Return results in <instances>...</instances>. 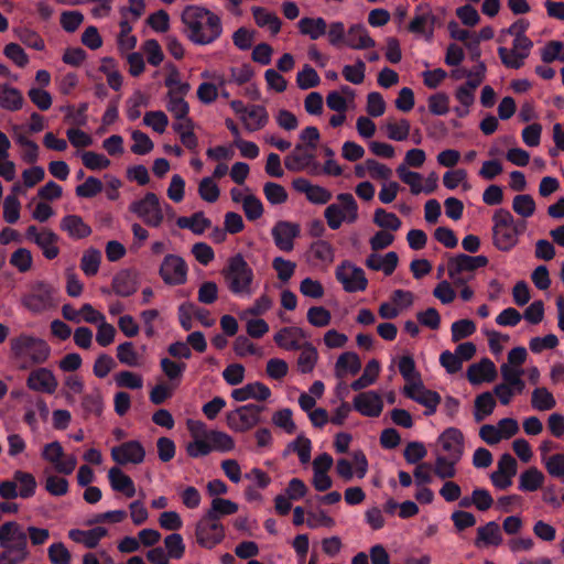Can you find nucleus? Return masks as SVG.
<instances>
[{"mask_svg": "<svg viewBox=\"0 0 564 564\" xmlns=\"http://www.w3.org/2000/svg\"><path fill=\"white\" fill-rule=\"evenodd\" d=\"M318 359V352L311 343H304L301 347V354L297 358V370L301 373H310L315 368Z\"/></svg>", "mask_w": 564, "mask_h": 564, "instance_id": "c03bdc74", "label": "nucleus"}, {"mask_svg": "<svg viewBox=\"0 0 564 564\" xmlns=\"http://www.w3.org/2000/svg\"><path fill=\"white\" fill-rule=\"evenodd\" d=\"M108 478L111 488L115 491L121 492L128 498H132L135 495V487L132 479L130 478V476L126 475L120 468H110L108 471Z\"/></svg>", "mask_w": 564, "mask_h": 564, "instance_id": "c85d7f7f", "label": "nucleus"}, {"mask_svg": "<svg viewBox=\"0 0 564 564\" xmlns=\"http://www.w3.org/2000/svg\"><path fill=\"white\" fill-rule=\"evenodd\" d=\"M42 457L51 463L59 474L70 475L77 466L76 456L65 455L61 443L57 441L44 446Z\"/></svg>", "mask_w": 564, "mask_h": 564, "instance_id": "f8f14e48", "label": "nucleus"}, {"mask_svg": "<svg viewBox=\"0 0 564 564\" xmlns=\"http://www.w3.org/2000/svg\"><path fill=\"white\" fill-rule=\"evenodd\" d=\"M488 264V258L486 256H468L465 253L457 254L449 258L447 262V272L452 275L457 273H465L473 275V272L478 268H484Z\"/></svg>", "mask_w": 564, "mask_h": 564, "instance_id": "a211bd4d", "label": "nucleus"}, {"mask_svg": "<svg viewBox=\"0 0 564 564\" xmlns=\"http://www.w3.org/2000/svg\"><path fill=\"white\" fill-rule=\"evenodd\" d=\"M160 275L166 284H184L187 279V265L180 256L167 254L160 267Z\"/></svg>", "mask_w": 564, "mask_h": 564, "instance_id": "ddd939ff", "label": "nucleus"}, {"mask_svg": "<svg viewBox=\"0 0 564 564\" xmlns=\"http://www.w3.org/2000/svg\"><path fill=\"white\" fill-rule=\"evenodd\" d=\"M345 44L354 50L370 48L376 45L375 40L361 24L351 25L345 37Z\"/></svg>", "mask_w": 564, "mask_h": 564, "instance_id": "bb28decb", "label": "nucleus"}, {"mask_svg": "<svg viewBox=\"0 0 564 564\" xmlns=\"http://www.w3.org/2000/svg\"><path fill=\"white\" fill-rule=\"evenodd\" d=\"M18 39L26 46L34 48L36 51H43L45 48V43L42 36L28 28H22L15 31Z\"/></svg>", "mask_w": 564, "mask_h": 564, "instance_id": "0e129e2a", "label": "nucleus"}, {"mask_svg": "<svg viewBox=\"0 0 564 564\" xmlns=\"http://www.w3.org/2000/svg\"><path fill=\"white\" fill-rule=\"evenodd\" d=\"M501 377L503 379V384H509L513 387L516 392L521 393L525 387L524 381L521 379L523 370L510 366L509 364H503L500 367Z\"/></svg>", "mask_w": 564, "mask_h": 564, "instance_id": "09e8293b", "label": "nucleus"}, {"mask_svg": "<svg viewBox=\"0 0 564 564\" xmlns=\"http://www.w3.org/2000/svg\"><path fill=\"white\" fill-rule=\"evenodd\" d=\"M25 541H28L26 534L22 531L19 523L9 521L0 527V546Z\"/></svg>", "mask_w": 564, "mask_h": 564, "instance_id": "a19ab883", "label": "nucleus"}, {"mask_svg": "<svg viewBox=\"0 0 564 564\" xmlns=\"http://www.w3.org/2000/svg\"><path fill=\"white\" fill-rule=\"evenodd\" d=\"M308 149L306 145L296 144L284 160L285 167L289 171H301L307 166L314 158L313 153L307 151Z\"/></svg>", "mask_w": 564, "mask_h": 564, "instance_id": "473e14b6", "label": "nucleus"}, {"mask_svg": "<svg viewBox=\"0 0 564 564\" xmlns=\"http://www.w3.org/2000/svg\"><path fill=\"white\" fill-rule=\"evenodd\" d=\"M111 457L119 465H138L144 460L145 451L139 441H128L112 447Z\"/></svg>", "mask_w": 564, "mask_h": 564, "instance_id": "dca6fc26", "label": "nucleus"}, {"mask_svg": "<svg viewBox=\"0 0 564 564\" xmlns=\"http://www.w3.org/2000/svg\"><path fill=\"white\" fill-rule=\"evenodd\" d=\"M22 93L8 84H0V108L9 111H18L23 107Z\"/></svg>", "mask_w": 564, "mask_h": 564, "instance_id": "c756f323", "label": "nucleus"}, {"mask_svg": "<svg viewBox=\"0 0 564 564\" xmlns=\"http://www.w3.org/2000/svg\"><path fill=\"white\" fill-rule=\"evenodd\" d=\"M410 122L406 119H400L399 121L389 119L386 123L387 137L394 141H404L408 139L410 133Z\"/></svg>", "mask_w": 564, "mask_h": 564, "instance_id": "3c124183", "label": "nucleus"}, {"mask_svg": "<svg viewBox=\"0 0 564 564\" xmlns=\"http://www.w3.org/2000/svg\"><path fill=\"white\" fill-rule=\"evenodd\" d=\"M203 436H205L209 442L210 452H229L235 447L234 438L225 432L220 431H203Z\"/></svg>", "mask_w": 564, "mask_h": 564, "instance_id": "79ce46f5", "label": "nucleus"}, {"mask_svg": "<svg viewBox=\"0 0 564 564\" xmlns=\"http://www.w3.org/2000/svg\"><path fill=\"white\" fill-rule=\"evenodd\" d=\"M195 538L202 547L210 550L225 539V528L218 519L205 513L196 523Z\"/></svg>", "mask_w": 564, "mask_h": 564, "instance_id": "0eeeda50", "label": "nucleus"}, {"mask_svg": "<svg viewBox=\"0 0 564 564\" xmlns=\"http://www.w3.org/2000/svg\"><path fill=\"white\" fill-rule=\"evenodd\" d=\"M436 17L429 3H421L416 7L414 17L409 23L408 30L414 34L425 35L426 39L433 36Z\"/></svg>", "mask_w": 564, "mask_h": 564, "instance_id": "2eb2a0df", "label": "nucleus"}, {"mask_svg": "<svg viewBox=\"0 0 564 564\" xmlns=\"http://www.w3.org/2000/svg\"><path fill=\"white\" fill-rule=\"evenodd\" d=\"M252 14L258 26H267L273 35L280 32L282 22L275 13L261 7H254L252 8Z\"/></svg>", "mask_w": 564, "mask_h": 564, "instance_id": "ea45409f", "label": "nucleus"}, {"mask_svg": "<svg viewBox=\"0 0 564 564\" xmlns=\"http://www.w3.org/2000/svg\"><path fill=\"white\" fill-rule=\"evenodd\" d=\"M397 173L400 180L410 186L412 194L417 195L423 192L422 175L420 173L409 171L405 164L399 165Z\"/></svg>", "mask_w": 564, "mask_h": 564, "instance_id": "6e6d98bb", "label": "nucleus"}, {"mask_svg": "<svg viewBox=\"0 0 564 564\" xmlns=\"http://www.w3.org/2000/svg\"><path fill=\"white\" fill-rule=\"evenodd\" d=\"M373 223L383 228L392 231H397L401 227V220L399 217L393 214L384 210L383 208H378L373 215Z\"/></svg>", "mask_w": 564, "mask_h": 564, "instance_id": "bf43d9fd", "label": "nucleus"}, {"mask_svg": "<svg viewBox=\"0 0 564 564\" xmlns=\"http://www.w3.org/2000/svg\"><path fill=\"white\" fill-rule=\"evenodd\" d=\"M263 405L247 404L230 411L226 415V422L229 429L235 432H247L260 422Z\"/></svg>", "mask_w": 564, "mask_h": 564, "instance_id": "6e6552de", "label": "nucleus"}, {"mask_svg": "<svg viewBox=\"0 0 564 564\" xmlns=\"http://www.w3.org/2000/svg\"><path fill=\"white\" fill-rule=\"evenodd\" d=\"M336 279L348 293L364 292L368 286L365 271L349 261H344L337 267Z\"/></svg>", "mask_w": 564, "mask_h": 564, "instance_id": "9d476101", "label": "nucleus"}, {"mask_svg": "<svg viewBox=\"0 0 564 564\" xmlns=\"http://www.w3.org/2000/svg\"><path fill=\"white\" fill-rule=\"evenodd\" d=\"M165 86L169 88L166 95H187L191 86L181 80V74L176 66L171 65L169 75L165 78Z\"/></svg>", "mask_w": 564, "mask_h": 564, "instance_id": "8fccbe9b", "label": "nucleus"}, {"mask_svg": "<svg viewBox=\"0 0 564 564\" xmlns=\"http://www.w3.org/2000/svg\"><path fill=\"white\" fill-rule=\"evenodd\" d=\"M10 359L19 370L45 364L51 356L50 345L42 338L21 333L10 339Z\"/></svg>", "mask_w": 564, "mask_h": 564, "instance_id": "f03ea898", "label": "nucleus"}, {"mask_svg": "<svg viewBox=\"0 0 564 564\" xmlns=\"http://www.w3.org/2000/svg\"><path fill=\"white\" fill-rule=\"evenodd\" d=\"M300 234V227L290 221H278L272 228V237L275 246L285 252H290L294 248V239Z\"/></svg>", "mask_w": 564, "mask_h": 564, "instance_id": "6ab92c4d", "label": "nucleus"}, {"mask_svg": "<svg viewBox=\"0 0 564 564\" xmlns=\"http://www.w3.org/2000/svg\"><path fill=\"white\" fill-rule=\"evenodd\" d=\"M26 387L35 392L53 394L58 387V381L52 370L41 367L29 373Z\"/></svg>", "mask_w": 564, "mask_h": 564, "instance_id": "f3484780", "label": "nucleus"}, {"mask_svg": "<svg viewBox=\"0 0 564 564\" xmlns=\"http://www.w3.org/2000/svg\"><path fill=\"white\" fill-rule=\"evenodd\" d=\"M2 547L4 551L0 554V564H21L28 558V541Z\"/></svg>", "mask_w": 564, "mask_h": 564, "instance_id": "58836bf2", "label": "nucleus"}, {"mask_svg": "<svg viewBox=\"0 0 564 564\" xmlns=\"http://www.w3.org/2000/svg\"><path fill=\"white\" fill-rule=\"evenodd\" d=\"M54 289L44 282L34 284L22 304L32 313H42L54 306Z\"/></svg>", "mask_w": 564, "mask_h": 564, "instance_id": "9b49d317", "label": "nucleus"}, {"mask_svg": "<svg viewBox=\"0 0 564 564\" xmlns=\"http://www.w3.org/2000/svg\"><path fill=\"white\" fill-rule=\"evenodd\" d=\"M82 408L86 415L99 416L102 412V397L99 390L95 389L93 392L83 397Z\"/></svg>", "mask_w": 564, "mask_h": 564, "instance_id": "052dcab7", "label": "nucleus"}, {"mask_svg": "<svg viewBox=\"0 0 564 564\" xmlns=\"http://www.w3.org/2000/svg\"><path fill=\"white\" fill-rule=\"evenodd\" d=\"M58 236L51 229L44 228L41 230V236L36 237V246L42 250L43 256L48 259H55L59 253Z\"/></svg>", "mask_w": 564, "mask_h": 564, "instance_id": "f704fd0d", "label": "nucleus"}, {"mask_svg": "<svg viewBox=\"0 0 564 564\" xmlns=\"http://www.w3.org/2000/svg\"><path fill=\"white\" fill-rule=\"evenodd\" d=\"M176 224L180 228L189 229L195 235H202L212 226V221L204 216L203 212H197L191 217H178Z\"/></svg>", "mask_w": 564, "mask_h": 564, "instance_id": "37998d69", "label": "nucleus"}, {"mask_svg": "<svg viewBox=\"0 0 564 564\" xmlns=\"http://www.w3.org/2000/svg\"><path fill=\"white\" fill-rule=\"evenodd\" d=\"M531 404L535 410L547 411L555 406L556 401L546 388H536L532 392Z\"/></svg>", "mask_w": 564, "mask_h": 564, "instance_id": "5fc2aeb1", "label": "nucleus"}, {"mask_svg": "<svg viewBox=\"0 0 564 564\" xmlns=\"http://www.w3.org/2000/svg\"><path fill=\"white\" fill-rule=\"evenodd\" d=\"M237 511L238 505L236 502L217 497L212 500L210 508L206 511V514H210L219 520V517L235 514Z\"/></svg>", "mask_w": 564, "mask_h": 564, "instance_id": "864d4df0", "label": "nucleus"}, {"mask_svg": "<svg viewBox=\"0 0 564 564\" xmlns=\"http://www.w3.org/2000/svg\"><path fill=\"white\" fill-rule=\"evenodd\" d=\"M497 377V369L495 364L484 358L479 362L473 364L467 369V379L473 384L481 382H492Z\"/></svg>", "mask_w": 564, "mask_h": 564, "instance_id": "b1692460", "label": "nucleus"}, {"mask_svg": "<svg viewBox=\"0 0 564 564\" xmlns=\"http://www.w3.org/2000/svg\"><path fill=\"white\" fill-rule=\"evenodd\" d=\"M403 393L408 398L425 406V415L434 414L438 404L441 403V395L435 391L426 389L422 380L416 381V383L405 384L403 388Z\"/></svg>", "mask_w": 564, "mask_h": 564, "instance_id": "4468645a", "label": "nucleus"}, {"mask_svg": "<svg viewBox=\"0 0 564 564\" xmlns=\"http://www.w3.org/2000/svg\"><path fill=\"white\" fill-rule=\"evenodd\" d=\"M319 82L321 79L317 72L307 64L296 76V84L303 90L316 87Z\"/></svg>", "mask_w": 564, "mask_h": 564, "instance_id": "338daca9", "label": "nucleus"}, {"mask_svg": "<svg viewBox=\"0 0 564 564\" xmlns=\"http://www.w3.org/2000/svg\"><path fill=\"white\" fill-rule=\"evenodd\" d=\"M181 21L186 37L197 45H208L223 33L220 17L203 6H186L181 13Z\"/></svg>", "mask_w": 564, "mask_h": 564, "instance_id": "f257e3e1", "label": "nucleus"}, {"mask_svg": "<svg viewBox=\"0 0 564 564\" xmlns=\"http://www.w3.org/2000/svg\"><path fill=\"white\" fill-rule=\"evenodd\" d=\"M535 202L529 194H520L513 198L512 208L514 213L523 218H529L535 213Z\"/></svg>", "mask_w": 564, "mask_h": 564, "instance_id": "4d7b16f0", "label": "nucleus"}, {"mask_svg": "<svg viewBox=\"0 0 564 564\" xmlns=\"http://www.w3.org/2000/svg\"><path fill=\"white\" fill-rule=\"evenodd\" d=\"M129 209L151 227H159L164 218L159 198L154 193H148L142 199L133 202Z\"/></svg>", "mask_w": 564, "mask_h": 564, "instance_id": "1a4fd4ad", "label": "nucleus"}, {"mask_svg": "<svg viewBox=\"0 0 564 564\" xmlns=\"http://www.w3.org/2000/svg\"><path fill=\"white\" fill-rule=\"evenodd\" d=\"M221 275L227 288L234 294H251V285L254 278L253 270L242 254L237 253L230 257L227 265L221 270Z\"/></svg>", "mask_w": 564, "mask_h": 564, "instance_id": "20e7f679", "label": "nucleus"}, {"mask_svg": "<svg viewBox=\"0 0 564 564\" xmlns=\"http://www.w3.org/2000/svg\"><path fill=\"white\" fill-rule=\"evenodd\" d=\"M399 262L398 254L394 251L388 252L383 258L372 253L366 260V265L376 271H383L386 275H391Z\"/></svg>", "mask_w": 564, "mask_h": 564, "instance_id": "2f4dec72", "label": "nucleus"}, {"mask_svg": "<svg viewBox=\"0 0 564 564\" xmlns=\"http://www.w3.org/2000/svg\"><path fill=\"white\" fill-rule=\"evenodd\" d=\"M61 229L74 239H83L91 234V228L78 215H67L61 220Z\"/></svg>", "mask_w": 564, "mask_h": 564, "instance_id": "cd10ccee", "label": "nucleus"}, {"mask_svg": "<svg viewBox=\"0 0 564 564\" xmlns=\"http://www.w3.org/2000/svg\"><path fill=\"white\" fill-rule=\"evenodd\" d=\"M340 204H330L324 210V217L328 227L333 230L338 229L344 221L352 224L358 219V205L350 193L337 195Z\"/></svg>", "mask_w": 564, "mask_h": 564, "instance_id": "39448f33", "label": "nucleus"}, {"mask_svg": "<svg viewBox=\"0 0 564 564\" xmlns=\"http://www.w3.org/2000/svg\"><path fill=\"white\" fill-rule=\"evenodd\" d=\"M47 555L52 564H70L72 555L64 543H53L48 550Z\"/></svg>", "mask_w": 564, "mask_h": 564, "instance_id": "774afa93", "label": "nucleus"}, {"mask_svg": "<svg viewBox=\"0 0 564 564\" xmlns=\"http://www.w3.org/2000/svg\"><path fill=\"white\" fill-rule=\"evenodd\" d=\"M438 440L449 458L460 459L464 452V435L458 429L445 430Z\"/></svg>", "mask_w": 564, "mask_h": 564, "instance_id": "5701e85b", "label": "nucleus"}, {"mask_svg": "<svg viewBox=\"0 0 564 564\" xmlns=\"http://www.w3.org/2000/svg\"><path fill=\"white\" fill-rule=\"evenodd\" d=\"M297 28L301 34L307 35L311 40H317L327 32V23L323 18H302Z\"/></svg>", "mask_w": 564, "mask_h": 564, "instance_id": "c9c22d12", "label": "nucleus"}, {"mask_svg": "<svg viewBox=\"0 0 564 564\" xmlns=\"http://www.w3.org/2000/svg\"><path fill=\"white\" fill-rule=\"evenodd\" d=\"M204 427L205 425L202 422H195L189 427L194 436V441L186 445V453L189 457L197 458L210 453L208 440L205 436H203V438L200 437V433L203 434Z\"/></svg>", "mask_w": 564, "mask_h": 564, "instance_id": "a878e982", "label": "nucleus"}, {"mask_svg": "<svg viewBox=\"0 0 564 564\" xmlns=\"http://www.w3.org/2000/svg\"><path fill=\"white\" fill-rule=\"evenodd\" d=\"M36 487V479L31 473L15 470L12 479L0 482V497L4 500L29 499L35 495Z\"/></svg>", "mask_w": 564, "mask_h": 564, "instance_id": "423d86ee", "label": "nucleus"}, {"mask_svg": "<svg viewBox=\"0 0 564 564\" xmlns=\"http://www.w3.org/2000/svg\"><path fill=\"white\" fill-rule=\"evenodd\" d=\"M459 459H454L445 457V456H437L435 460V468L434 473L437 477L441 479H449L455 477L456 475V468L455 465Z\"/></svg>", "mask_w": 564, "mask_h": 564, "instance_id": "e2e57ef3", "label": "nucleus"}, {"mask_svg": "<svg viewBox=\"0 0 564 564\" xmlns=\"http://www.w3.org/2000/svg\"><path fill=\"white\" fill-rule=\"evenodd\" d=\"M354 408L365 416L377 417L382 412L383 403L377 392L368 391L361 392L354 398Z\"/></svg>", "mask_w": 564, "mask_h": 564, "instance_id": "412c9836", "label": "nucleus"}, {"mask_svg": "<svg viewBox=\"0 0 564 564\" xmlns=\"http://www.w3.org/2000/svg\"><path fill=\"white\" fill-rule=\"evenodd\" d=\"M84 19V14L80 11H64L61 13L59 23L64 31L74 33L83 24Z\"/></svg>", "mask_w": 564, "mask_h": 564, "instance_id": "69168bd1", "label": "nucleus"}, {"mask_svg": "<svg viewBox=\"0 0 564 564\" xmlns=\"http://www.w3.org/2000/svg\"><path fill=\"white\" fill-rule=\"evenodd\" d=\"M502 542V535L497 522L490 521L487 524L477 529V538L475 540L476 546L484 545H499Z\"/></svg>", "mask_w": 564, "mask_h": 564, "instance_id": "72a5a7b5", "label": "nucleus"}, {"mask_svg": "<svg viewBox=\"0 0 564 564\" xmlns=\"http://www.w3.org/2000/svg\"><path fill=\"white\" fill-rule=\"evenodd\" d=\"M380 371V365L376 359L370 360L366 368L364 369V373L351 383V389L355 391H359L368 386L372 384Z\"/></svg>", "mask_w": 564, "mask_h": 564, "instance_id": "de8ad7c7", "label": "nucleus"}, {"mask_svg": "<svg viewBox=\"0 0 564 564\" xmlns=\"http://www.w3.org/2000/svg\"><path fill=\"white\" fill-rule=\"evenodd\" d=\"M496 406V400L490 392H484L475 399V412L474 417L476 422L484 421L490 415Z\"/></svg>", "mask_w": 564, "mask_h": 564, "instance_id": "49530a36", "label": "nucleus"}, {"mask_svg": "<svg viewBox=\"0 0 564 564\" xmlns=\"http://www.w3.org/2000/svg\"><path fill=\"white\" fill-rule=\"evenodd\" d=\"M111 285L117 295L130 296L137 291L135 274L129 270H122L113 276Z\"/></svg>", "mask_w": 564, "mask_h": 564, "instance_id": "7c9ffc66", "label": "nucleus"}, {"mask_svg": "<svg viewBox=\"0 0 564 564\" xmlns=\"http://www.w3.org/2000/svg\"><path fill=\"white\" fill-rule=\"evenodd\" d=\"M492 242L501 251L511 250L519 240V235L525 229V223L516 224L508 209L500 208L492 216Z\"/></svg>", "mask_w": 564, "mask_h": 564, "instance_id": "7ed1b4c3", "label": "nucleus"}, {"mask_svg": "<svg viewBox=\"0 0 564 564\" xmlns=\"http://www.w3.org/2000/svg\"><path fill=\"white\" fill-rule=\"evenodd\" d=\"M398 367L403 379L406 381V384H412L416 383V381H421V376L416 371L414 359L411 356L401 357Z\"/></svg>", "mask_w": 564, "mask_h": 564, "instance_id": "680f3d73", "label": "nucleus"}, {"mask_svg": "<svg viewBox=\"0 0 564 564\" xmlns=\"http://www.w3.org/2000/svg\"><path fill=\"white\" fill-rule=\"evenodd\" d=\"M117 358L122 365L129 367H139L142 365L141 357L131 341L122 343L117 347Z\"/></svg>", "mask_w": 564, "mask_h": 564, "instance_id": "603ef678", "label": "nucleus"}, {"mask_svg": "<svg viewBox=\"0 0 564 564\" xmlns=\"http://www.w3.org/2000/svg\"><path fill=\"white\" fill-rule=\"evenodd\" d=\"M186 95H166V109L172 113L174 119H184L189 112V106L184 100Z\"/></svg>", "mask_w": 564, "mask_h": 564, "instance_id": "13d9d810", "label": "nucleus"}, {"mask_svg": "<svg viewBox=\"0 0 564 564\" xmlns=\"http://www.w3.org/2000/svg\"><path fill=\"white\" fill-rule=\"evenodd\" d=\"M292 186L296 192L305 194L313 204L324 205L332 199V193L327 188L314 185L304 177L293 180Z\"/></svg>", "mask_w": 564, "mask_h": 564, "instance_id": "aec40b11", "label": "nucleus"}, {"mask_svg": "<svg viewBox=\"0 0 564 564\" xmlns=\"http://www.w3.org/2000/svg\"><path fill=\"white\" fill-rule=\"evenodd\" d=\"M270 395V389L262 382L248 383L241 388L232 390L231 392L232 399L238 402H243L249 399L265 401Z\"/></svg>", "mask_w": 564, "mask_h": 564, "instance_id": "393cba45", "label": "nucleus"}, {"mask_svg": "<svg viewBox=\"0 0 564 564\" xmlns=\"http://www.w3.org/2000/svg\"><path fill=\"white\" fill-rule=\"evenodd\" d=\"M544 482V475L536 467H530L520 475L519 489L523 491H535Z\"/></svg>", "mask_w": 564, "mask_h": 564, "instance_id": "a18cd8bd", "label": "nucleus"}, {"mask_svg": "<svg viewBox=\"0 0 564 564\" xmlns=\"http://www.w3.org/2000/svg\"><path fill=\"white\" fill-rule=\"evenodd\" d=\"M245 128L248 131H257L262 129L268 122V113L261 106H251L247 112L240 116Z\"/></svg>", "mask_w": 564, "mask_h": 564, "instance_id": "e433bc0d", "label": "nucleus"}, {"mask_svg": "<svg viewBox=\"0 0 564 564\" xmlns=\"http://www.w3.org/2000/svg\"><path fill=\"white\" fill-rule=\"evenodd\" d=\"M361 369V361L356 352L346 351L341 354L335 365V372L338 378L346 373L357 375Z\"/></svg>", "mask_w": 564, "mask_h": 564, "instance_id": "4c0bfd02", "label": "nucleus"}, {"mask_svg": "<svg viewBox=\"0 0 564 564\" xmlns=\"http://www.w3.org/2000/svg\"><path fill=\"white\" fill-rule=\"evenodd\" d=\"M306 338V333L296 326L281 328L273 337L274 343L285 350H299L303 346L301 343Z\"/></svg>", "mask_w": 564, "mask_h": 564, "instance_id": "4be33fe9", "label": "nucleus"}]
</instances>
